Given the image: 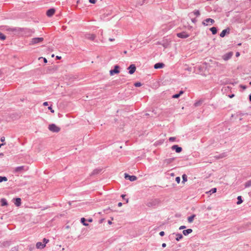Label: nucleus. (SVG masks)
I'll list each match as a JSON object with an SVG mask.
<instances>
[{"mask_svg":"<svg viewBox=\"0 0 251 251\" xmlns=\"http://www.w3.org/2000/svg\"><path fill=\"white\" fill-rule=\"evenodd\" d=\"M7 31L15 32H24L25 36H30L32 33L34 32L33 29H30L26 28H21V27H7L6 28Z\"/></svg>","mask_w":251,"mask_h":251,"instance_id":"nucleus-1","label":"nucleus"},{"mask_svg":"<svg viewBox=\"0 0 251 251\" xmlns=\"http://www.w3.org/2000/svg\"><path fill=\"white\" fill-rule=\"evenodd\" d=\"M159 202L160 201L158 199L151 200L147 203L146 205L148 207H155L158 205Z\"/></svg>","mask_w":251,"mask_h":251,"instance_id":"nucleus-2","label":"nucleus"},{"mask_svg":"<svg viewBox=\"0 0 251 251\" xmlns=\"http://www.w3.org/2000/svg\"><path fill=\"white\" fill-rule=\"evenodd\" d=\"M49 129L50 131H51L53 132H56V133L58 132L60 130V127L57 126L54 124H50L49 126Z\"/></svg>","mask_w":251,"mask_h":251,"instance_id":"nucleus-3","label":"nucleus"},{"mask_svg":"<svg viewBox=\"0 0 251 251\" xmlns=\"http://www.w3.org/2000/svg\"><path fill=\"white\" fill-rule=\"evenodd\" d=\"M119 69H120V66L118 65H116L114 66V69H111L110 71H109V73H110V75H113L115 74H118L120 72V71H119Z\"/></svg>","mask_w":251,"mask_h":251,"instance_id":"nucleus-4","label":"nucleus"},{"mask_svg":"<svg viewBox=\"0 0 251 251\" xmlns=\"http://www.w3.org/2000/svg\"><path fill=\"white\" fill-rule=\"evenodd\" d=\"M44 40V38L42 37H36L33 38L31 39L30 41V44L34 45L36 44H38L42 42Z\"/></svg>","mask_w":251,"mask_h":251,"instance_id":"nucleus-5","label":"nucleus"},{"mask_svg":"<svg viewBox=\"0 0 251 251\" xmlns=\"http://www.w3.org/2000/svg\"><path fill=\"white\" fill-rule=\"evenodd\" d=\"M190 35L185 31H182L176 33V36L180 38L185 39L189 37Z\"/></svg>","mask_w":251,"mask_h":251,"instance_id":"nucleus-6","label":"nucleus"},{"mask_svg":"<svg viewBox=\"0 0 251 251\" xmlns=\"http://www.w3.org/2000/svg\"><path fill=\"white\" fill-rule=\"evenodd\" d=\"M124 176L126 179H128L130 181H134L137 179L135 176H130L127 173H125Z\"/></svg>","mask_w":251,"mask_h":251,"instance_id":"nucleus-7","label":"nucleus"},{"mask_svg":"<svg viewBox=\"0 0 251 251\" xmlns=\"http://www.w3.org/2000/svg\"><path fill=\"white\" fill-rule=\"evenodd\" d=\"M171 149L173 151H175L176 153H180L182 151V149L177 145H174L172 146Z\"/></svg>","mask_w":251,"mask_h":251,"instance_id":"nucleus-8","label":"nucleus"},{"mask_svg":"<svg viewBox=\"0 0 251 251\" xmlns=\"http://www.w3.org/2000/svg\"><path fill=\"white\" fill-rule=\"evenodd\" d=\"M136 66L134 64H131L127 68V70H128V73L130 75L133 74L136 71Z\"/></svg>","mask_w":251,"mask_h":251,"instance_id":"nucleus-9","label":"nucleus"},{"mask_svg":"<svg viewBox=\"0 0 251 251\" xmlns=\"http://www.w3.org/2000/svg\"><path fill=\"white\" fill-rule=\"evenodd\" d=\"M214 22L215 21L213 19L211 18H207L202 22V24L204 26H206L208 25V23H210L212 25Z\"/></svg>","mask_w":251,"mask_h":251,"instance_id":"nucleus-10","label":"nucleus"},{"mask_svg":"<svg viewBox=\"0 0 251 251\" xmlns=\"http://www.w3.org/2000/svg\"><path fill=\"white\" fill-rule=\"evenodd\" d=\"M55 12V9L54 8H50L46 12V15L49 17H52Z\"/></svg>","mask_w":251,"mask_h":251,"instance_id":"nucleus-11","label":"nucleus"},{"mask_svg":"<svg viewBox=\"0 0 251 251\" xmlns=\"http://www.w3.org/2000/svg\"><path fill=\"white\" fill-rule=\"evenodd\" d=\"M233 55V52L232 51L228 52L223 56V59L227 61L230 59Z\"/></svg>","mask_w":251,"mask_h":251,"instance_id":"nucleus-12","label":"nucleus"},{"mask_svg":"<svg viewBox=\"0 0 251 251\" xmlns=\"http://www.w3.org/2000/svg\"><path fill=\"white\" fill-rule=\"evenodd\" d=\"M230 33V28L227 27L224 29L220 34V36L222 38L224 37L226 34Z\"/></svg>","mask_w":251,"mask_h":251,"instance_id":"nucleus-13","label":"nucleus"},{"mask_svg":"<svg viewBox=\"0 0 251 251\" xmlns=\"http://www.w3.org/2000/svg\"><path fill=\"white\" fill-rule=\"evenodd\" d=\"M96 35L93 34L87 33L85 35V37L86 39L91 41H94L96 38Z\"/></svg>","mask_w":251,"mask_h":251,"instance_id":"nucleus-14","label":"nucleus"},{"mask_svg":"<svg viewBox=\"0 0 251 251\" xmlns=\"http://www.w3.org/2000/svg\"><path fill=\"white\" fill-rule=\"evenodd\" d=\"M13 202L16 206H19L21 205V199L20 198H14Z\"/></svg>","mask_w":251,"mask_h":251,"instance_id":"nucleus-15","label":"nucleus"},{"mask_svg":"<svg viewBox=\"0 0 251 251\" xmlns=\"http://www.w3.org/2000/svg\"><path fill=\"white\" fill-rule=\"evenodd\" d=\"M165 66V64L162 62H158L156 63L154 65V68L156 69L163 68Z\"/></svg>","mask_w":251,"mask_h":251,"instance_id":"nucleus-16","label":"nucleus"},{"mask_svg":"<svg viewBox=\"0 0 251 251\" xmlns=\"http://www.w3.org/2000/svg\"><path fill=\"white\" fill-rule=\"evenodd\" d=\"M24 169L25 166H24L17 167L14 169V173H20L24 170Z\"/></svg>","mask_w":251,"mask_h":251,"instance_id":"nucleus-17","label":"nucleus"},{"mask_svg":"<svg viewBox=\"0 0 251 251\" xmlns=\"http://www.w3.org/2000/svg\"><path fill=\"white\" fill-rule=\"evenodd\" d=\"M36 247L37 249H42L44 248V247H45V245L44 244H43V242H38L36 243Z\"/></svg>","mask_w":251,"mask_h":251,"instance_id":"nucleus-18","label":"nucleus"},{"mask_svg":"<svg viewBox=\"0 0 251 251\" xmlns=\"http://www.w3.org/2000/svg\"><path fill=\"white\" fill-rule=\"evenodd\" d=\"M102 171L101 169H95L91 174V176H94L100 174Z\"/></svg>","mask_w":251,"mask_h":251,"instance_id":"nucleus-19","label":"nucleus"},{"mask_svg":"<svg viewBox=\"0 0 251 251\" xmlns=\"http://www.w3.org/2000/svg\"><path fill=\"white\" fill-rule=\"evenodd\" d=\"M157 44L162 45L163 46V47H164V48H168V45H169L168 43L167 42V41H166L165 40H163L162 43H161L160 42H157Z\"/></svg>","mask_w":251,"mask_h":251,"instance_id":"nucleus-20","label":"nucleus"},{"mask_svg":"<svg viewBox=\"0 0 251 251\" xmlns=\"http://www.w3.org/2000/svg\"><path fill=\"white\" fill-rule=\"evenodd\" d=\"M193 231V230L191 228H188L185 230H183L182 231L183 234L185 236L188 235L189 234L192 233Z\"/></svg>","mask_w":251,"mask_h":251,"instance_id":"nucleus-21","label":"nucleus"},{"mask_svg":"<svg viewBox=\"0 0 251 251\" xmlns=\"http://www.w3.org/2000/svg\"><path fill=\"white\" fill-rule=\"evenodd\" d=\"M173 234H175L176 235V240L177 241H179V240H180L183 238V235L181 233H174Z\"/></svg>","mask_w":251,"mask_h":251,"instance_id":"nucleus-22","label":"nucleus"},{"mask_svg":"<svg viewBox=\"0 0 251 251\" xmlns=\"http://www.w3.org/2000/svg\"><path fill=\"white\" fill-rule=\"evenodd\" d=\"M1 205L2 206H6L8 205V202L7 200L4 198H2L0 200Z\"/></svg>","mask_w":251,"mask_h":251,"instance_id":"nucleus-23","label":"nucleus"},{"mask_svg":"<svg viewBox=\"0 0 251 251\" xmlns=\"http://www.w3.org/2000/svg\"><path fill=\"white\" fill-rule=\"evenodd\" d=\"M195 217H196L195 214H193L191 216L188 217V219H187L188 222L190 223H192L194 220V219Z\"/></svg>","mask_w":251,"mask_h":251,"instance_id":"nucleus-24","label":"nucleus"},{"mask_svg":"<svg viewBox=\"0 0 251 251\" xmlns=\"http://www.w3.org/2000/svg\"><path fill=\"white\" fill-rule=\"evenodd\" d=\"M209 30L211 31L212 34H216L217 33V28L216 27H211Z\"/></svg>","mask_w":251,"mask_h":251,"instance_id":"nucleus-25","label":"nucleus"},{"mask_svg":"<svg viewBox=\"0 0 251 251\" xmlns=\"http://www.w3.org/2000/svg\"><path fill=\"white\" fill-rule=\"evenodd\" d=\"M86 219L85 218H81L80 219V222L81 223L85 226H88L89 224L86 222Z\"/></svg>","mask_w":251,"mask_h":251,"instance_id":"nucleus-26","label":"nucleus"},{"mask_svg":"<svg viewBox=\"0 0 251 251\" xmlns=\"http://www.w3.org/2000/svg\"><path fill=\"white\" fill-rule=\"evenodd\" d=\"M243 202L242 196H239L237 197V201L236 202L237 204L239 205L241 204Z\"/></svg>","mask_w":251,"mask_h":251,"instance_id":"nucleus-27","label":"nucleus"},{"mask_svg":"<svg viewBox=\"0 0 251 251\" xmlns=\"http://www.w3.org/2000/svg\"><path fill=\"white\" fill-rule=\"evenodd\" d=\"M251 187V179L247 181L245 183V188H248V187Z\"/></svg>","mask_w":251,"mask_h":251,"instance_id":"nucleus-28","label":"nucleus"},{"mask_svg":"<svg viewBox=\"0 0 251 251\" xmlns=\"http://www.w3.org/2000/svg\"><path fill=\"white\" fill-rule=\"evenodd\" d=\"M182 183H184L186 181H187V176L186 174H183L182 176Z\"/></svg>","mask_w":251,"mask_h":251,"instance_id":"nucleus-29","label":"nucleus"},{"mask_svg":"<svg viewBox=\"0 0 251 251\" xmlns=\"http://www.w3.org/2000/svg\"><path fill=\"white\" fill-rule=\"evenodd\" d=\"M7 180V178L6 176H0V183L3 181H6Z\"/></svg>","mask_w":251,"mask_h":251,"instance_id":"nucleus-30","label":"nucleus"},{"mask_svg":"<svg viewBox=\"0 0 251 251\" xmlns=\"http://www.w3.org/2000/svg\"><path fill=\"white\" fill-rule=\"evenodd\" d=\"M6 39V36L0 32V40H4Z\"/></svg>","mask_w":251,"mask_h":251,"instance_id":"nucleus-31","label":"nucleus"},{"mask_svg":"<svg viewBox=\"0 0 251 251\" xmlns=\"http://www.w3.org/2000/svg\"><path fill=\"white\" fill-rule=\"evenodd\" d=\"M216 191H217V188H213L208 193L211 194L216 193Z\"/></svg>","mask_w":251,"mask_h":251,"instance_id":"nucleus-32","label":"nucleus"},{"mask_svg":"<svg viewBox=\"0 0 251 251\" xmlns=\"http://www.w3.org/2000/svg\"><path fill=\"white\" fill-rule=\"evenodd\" d=\"M202 102V100H199L197 102H196L194 104L195 106H199L201 104Z\"/></svg>","mask_w":251,"mask_h":251,"instance_id":"nucleus-33","label":"nucleus"},{"mask_svg":"<svg viewBox=\"0 0 251 251\" xmlns=\"http://www.w3.org/2000/svg\"><path fill=\"white\" fill-rule=\"evenodd\" d=\"M146 0H138L137 4L139 5H142L145 2Z\"/></svg>","mask_w":251,"mask_h":251,"instance_id":"nucleus-34","label":"nucleus"},{"mask_svg":"<svg viewBox=\"0 0 251 251\" xmlns=\"http://www.w3.org/2000/svg\"><path fill=\"white\" fill-rule=\"evenodd\" d=\"M193 13L196 16H199L200 15V12L198 10H195V11H194Z\"/></svg>","mask_w":251,"mask_h":251,"instance_id":"nucleus-35","label":"nucleus"},{"mask_svg":"<svg viewBox=\"0 0 251 251\" xmlns=\"http://www.w3.org/2000/svg\"><path fill=\"white\" fill-rule=\"evenodd\" d=\"M142 83L140 82H136L134 84V85L136 87H140L142 86Z\"/></svg>","mask_w":251,"mask_h":251,"instance_id":"nucleus-36","label":"nucleus"},{"mask_svg":"<svg viewBox=\"0 0 251 251\" xmlns=\"http://www.w3.org/2000/svg\"><path fill=\"white\" fill-rule=\"evenodd\" d=\"M126 195H124V194H122L121 195V197L122 198V199L124 200H126V202L127 203L128 202V199H126L125 197H126Z\"/></svg>","mask_w":251,"mask_h":251,"instance_id":"nucleus-37","label":"nucleus"},{"mask_svg":"<svg viewBox=\"0 0 251 251\" xmlns=\"http://www.w3.org/2000/svg\"><path fill=\"white\" fill-rule=\"evenodd\" d=\"M176 138L175 137H170L169 138V140L170 142H174L176 140Z\"/></svg>","mask_w":251,"mask_h":251,"instance_id":"nucleus-38","label":"nucleus"},{"mask_svg":"<svg viewBox=\"0 0 251 251\" xmlns=\"http://www.w3.org/2000/svg\"><path fill=\"white\" fill-rule=\"evenodd\" d=\"M49 239H46V238H44V239H43V242H43V244H45V245L46 246V244L47 243H48L49 242Z\"/></svg>","mask_w":251,"mask_h":251,"instance_id":"nucleus-39","label":"nucleus"},{"mask_svg":"<svg viewBox=\"0 0 251 251\" xmlns=\"http://www.w3.org/2000/svg\"><path fill=\"white\" fill-rule=\"evenodd\" d=\"M180 97V96L179 95V94L177 93V94H176L174 95H173L172 96V98H174V99H177L179 97Z\"/></svg>","mask_w":251,"mask_h":251,"instance_id":"nucleus-40","label":"nucleus"},{"mask_svg":"<svg viewBox=\"0 0 251 251\" xmlns=\"http://www.w3.org/2000/svg\"><path fill=\"white\" fill-rule=\"evenodd\" d=\"M176 182L177 183H179L180 181V177L179 176H177L176 177Z\"/></svg>","mask_w":251,"mask_h":251,"instance_id":"nucleus-41","label":"nucleus"},{"mask_svg":"<svg viewBox=\"0 0 251 251\" xmlns=\"http://www.w3.org/2000/svg\"><path fill=\"white\" fill-rule=\"evenodd\" d=\"M43 59L44 62L45 63H47V62H48L47 59L45 57H39V59Z\"/></svg>","mask_w":251,"mask_h":251,"instance_id":"nucleus-42","label":"nucleus"},{"mask_svg":"<svg viewBox=\"0 0 251 251\" xmlns=\"http://www.w3.org/2000/svg\"><path fill=\"white\" fill-rule=\"evenodd\" d=\"M90 3L95 4L96 2V0H89Z\"/></svg>","mask_w":251,"mask_h":251,"instance_id":"nucleus-43","label":"nucleus"},{"mask_svg":"<svg viewBox=\"0 0 251 251\" xmlns=\"http://www.w3.org/2000/svg\"><path fill=\"white\" fill-rule=\"evenodd\" d=\"M110 209L109 208H108L107 209H104V212L106 213H108L109 212V211H110Z\"/></svg>","mask_w":251,"mask_h":251,"instance_id":"nucleus-44","label":"nucleus"},{"mask_svg":"<svg viewBox=\"0 0 251 251\" xmlns=\"http://www.w3.org/2000/svg\"><path fill=\"white\" fill-rule=\"evenodd\" d=\"M159 235L161 236H163L164 235H165V232L163 231H160L159 232Z\"/></svg>","mask_w":251,"mask_h":251,"instance_id":"nucleus-45","label":"nucleus"},{"mask_svg":"<svg viewBox=\"0 0 251 251\" xmlns=\"http://www.w3.org/2000/svg\"><path fill=\"white\" fill-rule=\"evenodd\" d=\"M48 109L50 110L51 113H54V110L52 109L51 106H50L48 107Z\"/></svg>","mask_w":251,"mask_h":251,"instance_id":"nucleus-46","label":"nucleus"},{"mask_svg":"<svg viewBox=\"0 0 251 251\" xmlns=\"http://www.w3.org/2000/svg\"><path fill=\"white\" fill-rule=\"evenodd\" d=\"M192 22L193 23H196L197 21V19L196 18H193L191 20Z\"/></svg>","mask_w":251,"mask_h":251,"instance_id":"nucleus-47","label":"nucleus"},{"mask_svg":"<svg viewBox=\"0 0 251 251\" xmlns=\"http://www.w3.org/2000/svg\"><path fill=\"white\" fill-rule=\"evenodd\" d=\"M186 228V226H181L179 227V229L180 230L181 229H185Z\"/></svg>","mask_w":251,"mask_h":251,"instance_id":"nucleus-48","label":"nucleus"},{"mask_svg":"<svg viewBox=\"0 0 251 251\" xmlns=\"http://www.w3.org/2000/svg\"><path fill=\"white\" fill-rule=\"evenodd\" d=\"M224 154L225 153H223V154H221L219 155V156H218V158H223L224 157H225V156L224 155Z\"/></svg>","mask_w":251,"mask_h":251,"instance_id":"nucleus-49","label":"nucleus"},{"mask_svg":"<svg viewBox=\"0 0 251 251\" xmlns=\"http://www.w3.org/2000/svg\"><path fill=\"white\" fill-rule=\"evenodd\" d=\"M184 93V91L182 90H180L179 93H178L179 95L180 96L181 95H182Z\"/></svg>","mask_w":251,"mask_h":251,"instance_id":"nucleus-50","label":"nucleus"},{"mask_svg":"<svg viewBox=\"0 0 251 251\" xmlns=\"http://www.w3.org/2000/svg\"><path fill=\"white\" fill-rule=\"evenodd\" d=\"M240 87L243 89H246L247 88V86L246 85H240Z\"/></svg>","mask_w":251,"mask_h":251,"instance_id":"nucleus-51","label":"nucleus"},{"mask_svg":"<svg viewBox=\"0 0 251 251\" xmlns=\"http://www.w3.org/2000/svg\"><path fill=\"white\" fill-rule=\"evenodd\" d=\"M1 142H3L5 141V138L4 137H1L0 138Z\"/></svg>","mask_w":251,"mask_h":251,"instance_id":"nucleus-52","label":"nucleus"},{"mask_svg":"<svg viewBox=\"0 0 251 251\" xmlns=\"http://www.w3.org/2000/svg\"><path fill=\"white\" fill-rule=\"evenodd\" d=\"M235 96L234 94H231V95H229L228 96V97L230 98H233Z\"/></svg>","mask_w":251,"mask_h":251,"instance_id":"nucleus-53","label":"nucleus"},{"mask_svg":"<svg viewBox=\"0 0 251 251\" xmlns=\"http://www.w3.org/2000/svg\"><path fill=\"white\" fill-rule=\"evenodd\" d=\"M43 105H44V106H48V102L47 101L44 102L43 103Z\"/></svg>","mask_w":251,"mask_h":251,"instance_id":"nucleus-54","label":"nucleus"},{"mask_svg":"<svg viewBox=\"0 0 251 251\" xmlns=\"http://www.w3.org/2000/svg\"><path fill=\"white\" fill-rule=\"evenodd\" d=\"M123 205V203L121 202H120L118 203V206L119 207H121Z\"/></svg>","mask_w":251,"mask_h":251,"instance_id":"nucleus-55","label":"nucleus"},{"mask_svg":"<svg viewBox=\"0 0 251 251\" xmlns=\"http://www.w3.org/2000/svg\"><path fill=\"white\" fill-rule=\"evenodd\" d=\"M87 221H88V222H90V223H91V222H92V221H93V219H92V218H90V219H88L87 220Z\"/></svg>","mask_w":251,"mask_h":251,"instance_id":"nucleus-56","label":"nucleus"},{"mask_svg":"<svg viewBox=\"0 0 251 251\" xmlns=\"http://www.w3.org/2000/svg\"><path fill=\"white\" fill-rule=\"evenodd\" d=\"M162 247L163 248H165V247H166V243H163V244H162Z\"/></svg>","mask_w":251,"mask_h":251,"instance_id":"nucleus-57","label":"nucleus"},{"mask_svg":"<svg viewBox=\"0 0 251 251\" xmlns=\"http://www.w3.org/2000/svg\"><path fill=\"white\" fill-rule=\"evenodd\" d=\"M239 55H240V53H239V52H237L236 53V57H238V56H239Z\"/></svg>","mask_w":251,"mask_h":251,"instance_id":"nucleus-58","label":"nucleus"},{"mask_svg":"<svg viewBox=\"0 0 251 251\" xmlns=\"http://www.w3.org/2000/svg\"><path fill=\"white\" fill-rule=\"evenodd\" d=\"M61 56H56V59H61Z\"/></svg>","mask_w":251,"mask_h":251,"instance_id":"nucleus-59","label":"nucleus"},{"mask_svg":"<svg viewBox=\"0 0 251 251\" xmlns=\"http://www.w3.org/2000/svg\"><path fill=\"white\" fill-rule=\"evenodd\" d=\"M249 100L251 102V94H250L249 96Z\"/></svg>","mask_w":251,"mask_h":251,"instance_id":"nucleus-60","label":"nucleus"},{"mask_svg":"<svg viewBox=\"0 0 251 251\" xmlns=\"http://www.w3.org/2000/svg\"><path fill=\"white\" fill-rule=\"evenodd\" d=\"M174 159L173 158H170L168 159L169 162H171Z\"/></svg>","mask_w":251,"mask_h":251,"instance_id":"nucleus-61","label":"nucleus"},{"mask_svg":"<svg viewBox=\"0 0 251 251\" xmlns=\"http://www.w3.org/2000/svg\"><path fill=\"white\" fill-rule=\"evenodd\" d=\"M114 40H115V39L114 38H110L109 39V41H114Z\"/></svg>","mask_w":251,"mask_h":251,"instance_id":"nucleus-62","label":"nucleus"},{"mask_svg":"<svg viewBox=\"0 0 251 251\" xmlns=\"http://www.w3.org/2000/svg\"><path fill=\"white\" fill-rule=\"evenodd\" d=\"M108 224L111 225V224H112V222H111V221H109H109H108Z\"/></svg>","mask_w":251,"mask_h":251,"instance_id":"nucleus-63","label":"nucleus"},{"mask_svg":"<svg viewBox=\"0 0 251 251\" xmlns=\"http://www.w3.org/2000/svg\"><path fill=\"white\" fill-rule=\"evenodd\" d=\"M186 70H188V71H191V68H188Z\"/></svg>","mask_w":251,"mask_h":251,"instance_id":"nucleus-64","label":"nucleus"}]
</instances>
